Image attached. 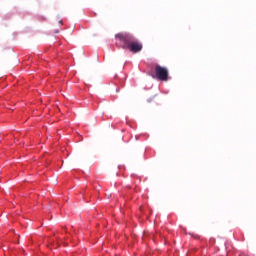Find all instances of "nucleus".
I'll use <instances>...</instances> for the list:
<instances>
[{
    "label": "nucleus",
    "instance_id": "nucleus-1",
    "mask_svg": "<svg viewBox=\"0 0 256 256\" xmlns=\"http://www.w3.org/2000/svg\"><path fill=\"white\" fill-rule=\"evenodd\" d=\"M115 37L123 43V49H129L132 53H139L143 49V44L135 40V37L129 33H119Z\"/></svg>",
    "mask_w": 256,
    "mask_h": 256
},
{
    "label": "nucleus",
    "instance_id": "nucleus-2",
    "mask_svg": "<svg viewBox=\"0 0 256 256\" xmlns=\"http://www.w3.org/2000/svg\"><path fill=\"white\" fill-rule=\"evenodd\" d=\"M155 77L159 81H168L169 80V70L161 65L155 66Z\"/></svg>",
    "mask_w": 256,
    "mask_h": 256
},
{
    "label": "nucleus",
    "instance_id": "nucleus-3",
    "mask_svg": "<svg viewBox=\"0 0 256 256\" xmlns=\"http://www.w3.org/2000/svg\"><path fill=\"white\" fill-rule=\"evenodd\" d=\"M59 23H60L61 25H63V21H60Z\"/></svg>",
    "mask_w": 256,
    "mask_h": 256
}]
</instances>
